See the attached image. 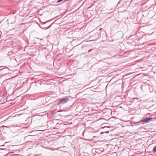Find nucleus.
<instances>
[{"instance_id":"obj_2","label":"nucleus","mask_w":156,"mask_h":156,"mask_svg":"<svg viewBox=\"0 0 156 156\" xmlns=\"http://www.w3.org/2000/svg\"><path fill=\"white\" fill-rule=\"evenodd\" d=\"M152 119L151 118H146L142 120L141 122L143 124H145L147 123Z\"/></svg>"},{"instance_id":"obj_5","label":"nucleus","mask_w":156,"mask_h":156,"mask_svg":"<svg viewBox=\"0 0 156 156\" xmlns=\"http://www.w3.org/2000/svg\"><path fill=\"white\" fill-rule=\"evenodd\" d=\"M92 49H90L88 51V52L89 53L92 50Z\"/></svg>"},{"instance_id":"obj_4","label":"nucleus","mask_w":156,"mask_h":156,"mask_svg":"<svg viewBox=\"0 0 156 156\" xmlns=\"http://www.w3.org/2000/svg\"><path fill=\"white\" fill-rule=\"evenodd\" d=\"M63 0H58L57 2L58 3H59V2H61L62 1H63Z\"/></svg>"},{"instance_id":"obj_1","label":"nucleus","mask_w":156,"mask_h":156,"mask_svg":"<svg viewBox=\"0 0 156 156\" xmlns=\"http://www.w3.org/2000/svg\"><path fill=\"white\" fill-rule=\"evenodd\" d=\"M69 100L68 98H66L60 100L58 103V105L64 104L68 102Z\"/></svg>"},{"instance_id":"obj_6","label":"nucleus","mask_w":156,"mask_h":156,"mask_svg":"<svg viewBox=\"0 0 156 156\" xmlns=\"http://www.w3.org/2000/svg\"><path fill=\"white\" fill-rule=\"evenodd\" d=\"M101 29H101V28H100V29H99V30H101Z\"/></svg>"},{"instance_id":"obj_7","label":"nucleus","mask_w":156,"mask_h":156,"mask_svg":"<svg viewBox=\"0 0 156 156\" xmlns=\"http://www.w3.org/2000/svg\"><path fill=\"white\" fill-rule=\"evenodd\" d=\"M8 143V142H5V144H6V143Z\"/></svg>"},{"instance_id":"obj_3","label":"nucleus","mask_w":156,"mask_h":156,"mask_svg":"<svg viewBox=\"0 0 156 156\" xmlns=\"http://www.w3.org/2000/svg\"><path fill=\"white\" fill-rule=\"evenodd\" d=\"M153 151L154 152H156V146L153 148Z\"/></svg>"}]
</instances>
